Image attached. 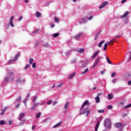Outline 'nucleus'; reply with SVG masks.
Returning a JSON list of instances; mask_svg holds the SVG:
<instances>
[{
	"instance_id": "nucleus-20",
	"label": "nucleus",
	"mask_w": 131,
	"mask_h": 131,
	"mask_svg": "<svg viewBox=\"0 0 131 131\" xmlns=\"http://www.w3.org/2000/svg\"><path fill=\"white\" fill-rule=\"evenodd\" d=\"M78 53H79L80 54H81L84 52V49L81 48L77 51Z\"/></svg>"
},
{
	"instance_id": "nucleus-31",
	"label": "nucleus",
	"mask_w": 131,
	"mask_h": 131,
	"mask_svg": "<svg viewBox=\"0 0 131 131\" xmlns=\"http://www.w3.org/2000/svg\"><path fill=\"white\" fill-rule=\"evenodd\" d=\"M41 115V113L39 112L36 114V118H39V116Z\"/></svg>"
},
{
	"instance_id": "nucleus-41",
	"label": "nucleus",
	"mask_w": 131,
	"mask_h": 131,
	"mask_svg": "<svg viewBox=\"0 0 131 131\" xmlns=\"http://www.w3.org/2000/svg\"><path fill=\"white\" fill-rule=\"evenodd\" d=\"M54 19H55V22H56V23L59 22V19H58V17H55Z\"/></svg>"
},
{
	"instance_id": "nucleus-15",
	"label": "nucleus",
	"mask_w": 131,
	"mask_h": 131,
	"mask_svg": "<svg viewBox=\"0 0 131 131\" xmlns=\"http://www.w3.org/2000/svg\"><path fill=\"white\" fill-rule=\"evenodd\" d=\"M99 51L96 52L92 56V59H95V58L96 57H97V56H98V55H99Z\"/></svg>"
},
{
	"instance_id": "nucleus-17",
	"label": "nucleus",
	"mask_w": 131,
	"mask_h": 131,
	"mask_svg": "<svg viewBox=\"0 0 131 131\" xmlns=\"http://www.w3.org/2000/svg\"><path fill=\"white\" fill-rule=\"evenodd\" d=\"M6 110H7V107H5L4 108H3L1 111L0 115H4V114H5V113L6 112Z\"/></svg>"
},
{
	"instance_id": "nucleus-25",
	"label": "nucleus",
	"mask_w": 131,
	"mask_h": 131,
	"mask_svg": "<svg viewBox=\"0 0 131 131\" xmlns=\"http://www.w3.org/2000/svg\"><path fill=\"white\" fill-rule=\"evenodd\" d=\"M108 98L109 100H112V99H113V95L108 94Z\"/></svg>"
},
{
	"instance_id": "nucleus-14",
	"label": "nucleus",
	"mask_w": 131,
	"mask_h": 131,
	"mask_svg": "<svg viewBox=\"0 0 131 131\" xmlns=\"http://www.w3.org/2000/svg\"><path fill=\"white\" fill-rule=\"evenodd\" d=\"M25 81V79H23L22 78H19L17 80V82H19V83H21V82H24Z\"/></svg>"
},
{
	"instance_id": "nucleus-29",
	"label": "nucleus",
	"mask_w": 131,
	"mask_h": 131,
	"mask_svg": "<svg viewBox=\"0 0 131 131\" xmlns=\"http://www.w3.org/2000/svg\"><path fill=\"white\" fill-rule=\"evenodd\" d=\"M69 106V102H67L64 105V109H67Z\"/></svg>"
},
{
	"instance_id": "nucleus-10",
	"label": "nucleus",
	"mask_w": 131,
	"mask_h": 131,
	"mask_svg": "<svg viewBox=\"0 0 131 131\" xmlns=\"http://www.w3.org/2000/svg\"><path fill=\"white\" fill-rule=\"evenodd\" d=\"M129 14V12L128 11H126L123 15L121 16V18H126V17H127V15Z\"/></svg>"
},
{
	"instance_id": "nucleus-24",
	"label": "nucleus",
	"mask_w": 131,
	"mask_h": 131,
	"mask_svg": "<svg viewBox=\"0 0 131 131\" xmlns=\"http://www.w3.org/2000/svg\"><path fill=\"white\" fill-rule=\"evenodd\" d=\"M86 19H88V17L82 19L81 20V23H85L86 22Z\"/></svg>"
},
{
	"instance_id": "nucleus-39",
	"label": "nucleus",
	"mask_w": 131,
	"mask_h": 131,
	"mask_svg": "<svg viewBox=\"0 0 131 131\" xmlns=\"http://www.w3.org/2000/svg\"><path fill=\"white\" fill-rule=\"evenodd\" d=\"M43 46L45 48H49V47H50V45H49V43H46Z\"/></svg>"
},
{
	"instance_id": "nucleus-61",
	"label": "nucleus",
	"mask_w": 131,
	"mask_h": 131,
	"mask_svg": "<svg viewBox=\"0 0 131 131\" xmlns=\"http://www.w3.org/2000/svg\"><path fill=\"white\" fill-rule=\"evenodd\" d=\"M20 105H21V104H17L16 105V108H19V107H20Z\"/></svg>"
},
{
	"instance_id": "nucleus-32",
	"label": "nucleus",
	"mask_w": 131,
	"mask_h": 131,
	"mask_svg": "<svg viewBox=\"0 0 131 131\" xmlns=\"http://www.w3.org/2000/svg\"><path fill=\"white\" fill-rule=\"evenodd\" d=\"M5 123H6V122H5V121H4V120H1L0 121L1 125H4V124H5Z\"/></svg>"
},
{
	"instance_id": "nucleus-47",
	"label": "nucleus",
	"mask_w": 131,
	"mask_h": 131,
	"mask_svg": "<svg viewBox=\"0 0 131 131\" xmlns=\"http://www.w3.org/2000/svg\"><path fill=\"white\" fill-rule=\"evenodd\" d=\"M22 19H23V17L22 16H20L19 19H18V21H21V20H22Z\"/></svg>"
},
{
	"instance_id": "nucleus-37",
	"label": "nucleus",
	"mask_w": 131,
	"mask_h": 131,
	"mask_svg": "<svg viewBox=\"0 0 131 131\" xmlns=\"http://www.w3.org/2000/svg\"><path fill=\"white\" fill-rule=\"evenodd\" d=\"M14 61H16V59H10L8 61V64H10L11 62H14Z\"/></svg>"
},
{
	"instance_id": "nucleus-11",
	"label": "nucleus",
	"mask_w": 131,
	"mask_h": 131,
	"mask_svg": "<svg viewBox=\"0 0 131 131\" xmlns=\"http://www.w3.org/2000/svg\"><path fill=\"white\" fill-rule=\"evenodd\" d=\"M8 73V77H10L12 76H13L14 75V72L12 71H8L7 72Z\"/></svg>"
},
{
	"instance_id": "nucleus-63",
	"label": "nucleus",
	"mask_w": 131,
	"mask_h": 131,
	"mask_svg": "<svg viewBox=\"0 0 131 131\" xmlns=\"http://www.w3.org/2000/svg\"><path fill=\"white\" fill-rule=\"evenodd\" d=\"M130 59H131V52H130V58H129V59L128 60V61H130Z\"/></svg>"
},
{
	"instance_id": "nucleus-9",
	"label": "nucleus",
	"mask_w": 131,
	"mask_h": 131,
	"mask_svg": "<svg viewBox=\"0 0 131 131\" xmlns=\"http://www.w3.org/2000/svg\"><path fill=\"white\" fill-rule=\"evenodd\" d=\"M24 117H25V113H20V114L19 115V120H20V121L22 120V119H23V118H24Z\"/></svg>"
},
{
	"instance_id": "nucleus-30",
	"label": "nucleus",
	"mask_w": 131,
	"mask_h": 131,
	"mask_svg": "<svg viewBox=\"0 0 131 131\" xmlns=\"http://www.w3.org/2000/svg\"><path fill=\"white\" fill-rule=\"evenodd\" d=\"M99 35H100V33H97L96 34L95 37H94L95 40H97V38H98V37H99Z\"/></svg>"
},
{
	"instance_id": "nucleus-4",
	"label": "nucleus",
	"mask_w": 131,
	"mask_h": 131,
	"mask_svg": "<svg viewBox=\"0 0 131 131\" xmlns=\"http://www.w3.org/2000/svg\"><path fill=\"white\" fill-rule=\"evenodd\" d=\"M115 126L117 127V128H122L123 127V125L122 124V123H116L115 124Z\"/></svg>"
},
{
	"instance_id": "nucleus-36",
	"label": "nucleus",
	"mask_w": 131,
	"mask_h": 131,
	"mask_svg": "<svg viewBox=\"0 0 131 131\" xmlns=\"http://www.w3.org/2000/svg\"><path fill=\"white\" fill-rule=\"evenodd\" d=\"M108 46V43H105L104 45V47L103 48V50H107V46Z\"/></svg>"
},
{
	"instance_id": "nucleus-13",
	"label": "nucleus",
	"mask_w": 131,
	"mask_h": 131,
	"mask_svg": "<svg viewBox=\"0 0 131 131\" xmlns=\"http://www.w3.org/2000/svg\"><path fill=\"white\" fill-rule=\"evenodd\" d=\"M35 16L37 18H40V17H41V13L38 11H37L35 13Z\"/></svg>"
},
{
	"instance_id": "nucleus-3",
	"label": "nucleus",
	"mask_w": 131,
	"mask_h": 131,
	"mask_svg": "<svg viewBox=\"0 0 131 131\" xmlns=\"http://www.w3.org/2000/svg\"><path fill=\"white\" fill-rule=\"evenodd\" d=\"M84 113H86V116L88 117L90 114V110H89V108L84 109L83 111L80 113V115H81V114H84Z\"/></svg>"
},
{
	"instance_id": "nucleus-6",
	"label": "nucleus",
	"mask_w": 131,
	"mask_h": 131,
	"mask_svg": "<svg viewBox=\"0 0 131 131\" xmlns=\"http://www.w3.org/2000/svg\"><path fill=\"white\" fill-rule=\"evenodd\" d=\"M100 60H101V57H98L97 59L95 60V62L94 63V64L93 65L94 68H95L96 66H97V65H98V64H99V62H100Z\"/></svg>"
},
{
	"instance_id": "nucleus-48",
	"label": "nucleus",
	"mask_w": 131,
	"mask_h": 131,
	"mask_svg": "<svg viewBox=\"0 0 131 131\" xmlns=\"http://www.w3.org/2000/svg\"><path fill=\"white\" fill-rule=\"evenodd\" d=\"M35 129V125L32 126V130H34Z\"/></svg>"
},
{
	"instance_id": "nucleus-64",
	"label": "nucleus",
	"mask_w": 131,
	"mask_h": 131,
	"mask_svg": "<svg viewBox=\"0 0 131 131\" xmlns=\"http://www.w3.org/2000/svg\"><path fill=\"white\" fill-rule=\"evenodd\" d=\"M102 95V93H98L97 94V97H99V96H101Z\"/></svg>"
},
{
	"instance_id": "nucleus-40",
	"label": "nucleus",
	"mask_w": 131,
	"mask_h": 131,
	"mask_svg": "<svg viewBox=\"0 0 131 131\" xmlns=\"http://www.w3.org/2000/svg\"><path fill=\"white\" fill-rule=\"evenodd\" d=\"M19 56H20V54L18 53L16 56H15V60H17V59H18V58H19Z\"/></svg>"
},
{
	"instance_id": "nucleus-58",
	"label": "nucleus",
	"mask_w": 131,
	"mask_h": 131,
	"mask_svg": "<svg viewBox=\"0 0 131 131\" xmlns=\"http://www.w3.org/2000/svg\"><path fill=\"white\" fill-rule=\"evenodd\" d=\"M116 81H117V80L116 79H114L113 80V82L114 83H115V82H116Z\"/></svg>"
},
{
	"instance_id": "nucleus-35",
	"label": "nucleus",
	"mask_w": 131,
	"mask_h": 131,
	"mask_svg": "<svg viewBox=\"0 0 131 131\" xmlns=\"http://www.w3.org/2000/svg\"><path fill=\"white\" fill-rule=\"evenodd\" d=\"M53 100H50L47 102V105H51V103H52Z\"/></svg>"
},
{
	"instance_id": "nucleus-54",
	"label": "nucleus",
	"mask_w": 131,
	"mask_h": 131,
	"mask_svg": "<svg viewBox=\"0 0 131 131\" xmlns=\"http://www.w3.org/2000/svg\"><path fill=\"white\" fill-rule=\"evenodd\" d=\"M38 45H39V43L38 42H36L35 43V47H37V46H38Z\"/></svg>"
},
{
	"instance_id": "nucleus-18",
	"label": "nucleus",
	"mask_w": 131,
	"mask_h": 131,
	"mask_svg": "<svg viewBox=\"0 0 131 131\" xmlns=\"http://www.w3.org/2000/svg\"><path fill=\"white\" fill-rule=\"evenodd\" d=\"M116 42V40H115V39H113L112 40H111L109 42H108V45H113V43L114 42Z\"/></svg>"
},
{
	"instance_id": "nucleus-52",
	"label": "nucleus",
	"mask_w": 131,
	"mask_h": 131,
	"mask_svg": "<svg viewBox=\"0 0 131 131\" xmlns=\"http://www.w3.org/2000/svg\"><path fill=\"white\" fill-rule=\"evenodd\" d=\"M13 123V122L11 120L9 121V125H11Z\"/></svg>"
},
{
	"instance_id": "nucleus-62",
	"label": "nucleus",
	"mask_w": 131,
	"mask_h": 131,
	"mask_svg": "<svg viewBox=\"0 0 131 131\" xmlns=\"http://www.w3.org/2000/svg\"><path fill=\"white\" fill-rule=\"evenodd\" d=\"M93 16H90L89 20H92V19H93Z\"/></svg>"
},
{
	"instance_id": "nucleus-46",
	"label": "nucleus",
	"mask_w": 131,
	"mask_h": 131,
	"mask_svg": "<svg viewBox=\"0 0 131 131\" xmlns=\"http://www.w3.org/2000/svg\"><path fill=\"white\" fill-rule=\"evenodd\" d=\"M112 108H113V106L112 105H108L107 107V109L108 110L112 109Z\"/></svg>"
},
{
	"instance_id": "nucleus-28",
	"label": "nucleus",
	"mask_w": 131,
	"mask_h": 131,
	"mask_svg": "<svg viewBox=\"0 0 131 131\" xmlns=\"http://www.w3.org/2000/svg\"><path fill=\"white\" fill-rule=\"evenodd\" d=\"M95 101H96V103H99V102H100V97L99 96H97L95 98Z\"/></svg>"
},
{
	"instance_id": "nucleus-5",
	"label": "nucleus",
	"mask_w": 131,
	"mask_h": 131,
	"mask_svg": "<svg viewBox=\"0 0 131 131\" xmlns=\"http://www.w3.org/2000/svg\"><path fill=\"white\" fill-rule=\"evenodd\" d=\"M90 103L89 102V100H85L84 102L82 105L81 107L80 108V110H82V109H83L84 107H85L86 105H90Z\"/></svg>"
},
{
	"instance_id": "nucleus-60",
	"label": "nucleus",
	"mask_w": 131,
	"mask_h": 131,
	"mask_svg": "<svg viewBox=\"0 0 131 131\" xmlns=\"http://www.w3.org/2000/svg\"><path fill=\"white\" fill-rule=\"evenodd\" d=\"M105 73V70H103L101 72V74H104Z\"/></svg>"
},
{
	"instance_id": "nucleus-56",
	"label": "nucleus",
	"mask_w": 131,
	"mask_h": 131,
	"mask_svg": "<svg viewBox=\"0 0 131 131\" xmlns=\"http://www.w3.org/2000/svg\"><path fill=\"white\" fill-rule=\"evenodd\" d=\"M56 104H58V102L57 101H54L53 102V105L55 106V105H56Z\"/></svg>"
},
{
	"instance_id": "nucleus-34",
	"label": "nucleus",
	"mask_w": 131,
	"mask_h": 131,
	"mask_svg": "<svg viewBox=\"0 0 131 131\" xmlns=\"http://www.w3.org/2000/svg\"><path fill=\"white\" fill-rule=\"evenodd\" d=\"M62 85H63V83H60L59 84L57 85V86L59 89H60V88H61Z\"/></svg>"
},
{
	"instance_id": "nucleus-57",
	"label": "nucleus",
	"mask_w": 131,
	"mask_h": 131,
	"mask_svg": "<svg viewBox=\"0 0 131 131\" xmlns=\"http://www.w3.org/2000/svg\"><path fill=\"white\" fill-rule=\"evenodd\" d=\"M51 28H53V27H55V25L54 24H52L51 25Z\"/></svg>"
},
{
	"instance_id": "nucleus-53",
	"label": "nucleus",
	"mask_w": 131,
	"mask_h": 131,
	"mask_svg": "<svg viewBox=\"0 0 131 131\" xmlns=\"http://www.w3.org/2000/svg\"><path fill=\"white\" fill-rule=\"evenodd\" d=\"M126 2V0H122L121 4H124Z\"/></svg>"
},
{
	"instance_id": "nucleus-12",
	"label": "nucleus",
	"mask_w": 131,
	"mask_h": 131,
	"mask_svg": "<svg viewBox=\"0 0 131 131\" xmlns=\"http://www.w3.org/2000/svg\"><path fill=\"white\" fill-rule=\"evenodd\" d=\"M81 35H82V33H80L79 34L76 35L75 37H74V38L75 39H79V38H80V36H81Z\"/></svg>"
},
{
	"instance_id": "nucleus-42",
	"label": "nucleus",
	"mask_w": 131,
	"mask_h": 131,
	"mask_svg": "<svg viewBox=\"0 0 131 131\" xmlns=\"http://www.w3.org/2000/svg\"><path fill=\"white\" fill-rule=\"evenodd\" d=\"M88 71H89V68H87L84 72H83V73H82V74H84L85 73H86V72H88Z\"/></svg>"
},
{
	"instance_id": "nucleus-23",
	"label": "nucleus",
	"mask_w": 131,
	"mask_h": 131,
	"mask_svg": "<svg viewBox=\"0 0 131 131\" xmlns=\"http://www.w3.org/2000/svg\"><path fill=\"white\" fill-rule=\"evenodd\" d=\"M27 100H28V98H26L24 101H23V103H24L25 106L27 107Z\"/></svg>"
},
{
	"instance_id": "nucleus-51",
	"label": "nucleus",
	"mask_w": 131,
	"mask_h": 131,
	"mask_svg": "<svg viewBox=\"0 0 131 131\" xmlns=\"http://www.w3.org/2000/svg\"><path fill=\"white\" fill-rule=\"evenodd\" d=\"M21 100H22V98H21V97H18L17 98V101H21Z\"/></svg>"
},
{
	"instance_id": "nucleus-16",
	"label": "nucleus",
	"mask_w": 131,
	"mask_h": 131,
	"mask_svg": "<svg viewBox=\"0 0 131 131\" xmlns=\"http://www.w3.org/2000/svg\"><path fill=\"white\" fill-rule=\"evenodd\" d=\"M62 121L58 123L57 124H55L54 126H53L54 128H56V127H58V126H60L61 124H62Z\"/></svg>"
},
{
	"instance_id": "nucleus-8",
	"label": "nucleus",
	"mask_w": 131,
	"mask_h": 131,
	"mask_svg": "<svg viewBox=\"0 0 131 131\" xmlns=\"http://www.w3.org/2000/svg\"><path fill=\"white\" fill-rule=\"evenodd\" d=\"M13 19H14V16H12L10 20V24L11 27H14L15 26V25H14V24H13Z\"/></svg>"
},
{
	"instance_id": "nucleus-27",
	"label": "nucleus",
	"mask_w": 131,
	"mask_h": 131,
	"mask_svg": "<svg viewBox=\"0 0 131 131\" xmlns=\"http://www.w3.org/2000/svg\"><path fill=\"white\" fill-rule=\"evenodd\" d=\"M106 61L108 64H112V61L109 59V57H108V56L106 57Z\"/></svg>"
},
{
	"instance_id": "nucleus-44",
	"label": "nucleus",
	"mask_w": 131,
	"mask_h": 131,
	"mask_svg": "<svg viewBox=\"0 0 131 131\" xmlns=\"http://www.w3.org/2000/svg\"><path fill=\"white\" fill-rule=\"evenodd\" d=\"M98 113H104V110H100L98 111Z\"/></svg>"
},
{
	"instance_id": "nucleus-50",
	"label": "nucleus",
	"mask_w": 131,
	"mask_h": 131,
	"mask_svg": "<svg viewBox=\"0 0 131 131\" xmlns=\"http://www.w3.org/2000/svg\"><path fill=\"white\" fill-rule=\"evenodd\" d=\"M30 65L29 64H27L25 68L24 69H27V68H29Z\"/></svg>"
},
{
	"instance_id": "nucleus-26",
	"label": "nucleus",
	"mask_w": 131,
	"mask_h": 131,
	"mask_svg": "<svg viewBox=\"0 0 131 131\" xmlns=\"http://www.w3.org/2000/svg\"><path fill=\"white\" fill-rule=\"evenodd\" d=\"M59 35H60V34L59 33H56L53 35V37H58Z\"/></svg>"
},
{
	"instance_id": "nucleus-45",
	"label": "nucleus",
	"mask_w": 131,
	"mask_h": 131,
	"mask_svg": "<svg viewBox=\"0 0 131 131\" xmlns=\"http://www.w3.org/2000/svg\"><path fill=\"white\" fill-rule=\"evenodd\" d=\"M115 75H116V73L115 72H114L111 75V77H114V76H115Z\"/></svg>"
},
{
	"instance_id": "nucleus-7",
	"label": "nucleus",
	"mask_w": 131,
	"mask_h": 131,
	"mask_svg": "<svg viewBox=\"0 0 131 131\" xmlns=\"http://www.w3.org/2000/svg\"><path fill=\"white\" fill-rule=\"evenodd\" d=\"M109 3L108 2H105L103 3L100 6H99V9H102V8H104L105 6H107Z\"/></svg>"
},
{
	"instance_id": "nucleus-19",
	"label": "nucleus",
	"mask_w": 131,
	"mask_h": 131,
	"mask_svg": "<svg viewBox=\"0 0 131 131\" xmlns=\"http://www.w3.org/2000/svg\"><path fill=\"white\" fill-rule=\"evenodd\" d=\"M100 125V122H98L96 126H95V131H98V129L99 128V126Z\"/></svg>"
},
{
	"instance_id": "nucleus-33",
	"label": "nucleus",
	"mask_w": 131,
	"mask_h": 131,
	"mask_svg": "<svg viewBox=\"0 0 131 131\" xmlns=\"http://www.w3.org/2000/svg\"><path fill=\"white\" fill-rule=\"evenodd\" d=\"M33 63V58H30L29 60V64L31 65Z\"/></svg>"
},
{
	"instance_id": "nucleus-49",
	"label": "nucleus",
	"mask_w": 131,
	"mask_h": 131,
	"mask_svg": "<svg viewBox=\"0 0 131 131\" xmlns=\"http://www.w3.org/2000/svg\"><path fill=\"white\" fill-rule=\"evenodd\" d=\"M39 30L38 29H36L34 32V33H37Z\"/></svg>"
},
{
	"instance_id": "nucleus-59",
	"label": "nucleus",
	"mask_w": 131,
	"mask_h": 131,
	"mask_svg": "<svg viewBox=\"0 0 131 131\" xmlns=\"http://www.w3.org/2000/svg\"><path fill=\"white\" fill-rule=\"evenodd\" d=\"M24 122H25V120L21 121L20 124H24Z\"/></svg>"
},
{
	"instance_id": "nucleus-55",
	"label": "nucleus",
	"mask_w": 131,
	"mask_h": 131,
	"mask_svg": "<svg viewBox=\"0 0 131 131\" xmlns=\"http://www.w3.org/2000/svg\"><path fill=\"white\" fill-rule=\"evenodd\" d=\"M8 79H9L8 78V77H6L5 78V82H7V81H8Z\"/></svg>"
},
{
	"instance_id": "nucleus-2",
	"label": "nucleus",
	"mask_w": 131,
	"mask_h": 131,
	"mask_svg": "<svg viewBox=\"0 0 131 131\" xmlns=\"http://www.w3.org/2000/svg\"><path fill=\"white\" fill-rule=\"evenodd\" d=\"M104 123L106 128H110V127H111V121H110V119H106Z\"/></svg>"
},
{
	"instance_id": "nucleus-43",
	"label": "nucleus",
	"mask_w": 131,
	"mask_h": 131,
	"mask_svg": "<svg viewBox=\"0 0 131 131\" xmlns=\"http://www.w3.org/2000/svg\"><path fill=\"white\" fill-rule=\"evenodd\" d=\"M32 68H36V63H33L32 64Z\"/></svg>"
},
{
	"instance_id": "nucleus-1",
	"label": "nucleus",
	"mask_w": 131,
	"mask_h": 131,
	"mask_svg": "<svg viewBox=\"0 0 131 131\" xmlns=\"http://www.w3.org/2000/svg\"><path fill=\"white\" fill-rule=\"evenodd\" d=\"M37 99V96H33V105L32 106L31 108V110H34V109H35V108H36L37 107V106H38V105H39V103L37 102L36 103V102L35 101H36V99Z\"/></svg>"
},
{
	"instance_id": "nucleus-21",
	"label": "nucleus",
	"mask_w": 131,
	"mask_h": 131,
	"mask_svg": "<svg viewBox=\"0 0 131 131\" xmlns=\"http://www.w3.org/2000/svg\"><path fill=\"white\" fill-rule=\"evenodd\" d=\"M104 42H105V40H102L98 45V47H99V48H101L102 45H103Z\"/></svg>"
},
{
	"instance_id": "nucleus-38",
	"label": "nucleus",
	"mask_w": 131,
	"mask_h": 131,
	"mask_svg": "<svg viewBox=\"0 0 131 131\" xmlns=\"http://www.w3.org/2000/svg\"><path fill=\"white\" fill-rule=\"evenodd\" d=\"M129 107H131V103H130L129 104H128L126 106H125L124 107V108L126 109V108H129Z\"/></svg>"
},
{
	"instance_id": "nucleus-22",
	"label": "nucleus",
	"mask_w": 131,
	"mask_h": 131,
	"mask_svg": "<svg viewBox=\"0 0 131 131\" xmlns=\"http://www.w3.org/2000/svg\"><path fill=\"white\" fill-rule=\"evenodd\" d=\"M74 75H75V73H73L72 74H71L69 77V79H71V78H73V77H74Z\"/></svg>"
}]
</instances>
